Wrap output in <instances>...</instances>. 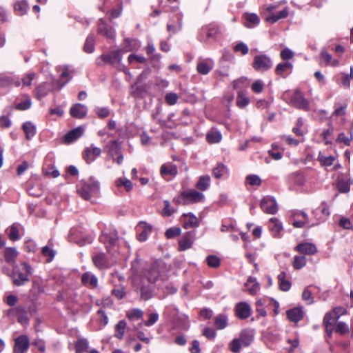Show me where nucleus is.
Wrapping results in <instances>:
<instances>
[{
  "mask_svg": "<svg viewBox=\"0 0 353 353\" xmlns=\"http://www.w3.org/2000/svg\"><path fill=\"white\" fill-rule=\"evenodd\" d=\"M33 273L32 268L26 262H21L20 266L14 265L9 274L12 284L15 286H22L29 282V276Z\"/></svg>",
  "mask_w": 353,
  "mask_h": 353,
  "instance_id": "obj_1",
  "label": "nucleus"
},
{
  "mask_svg": "<svg viewBox=\"0 0 353 353\" xmlns=\"http://www.w3.org/2000/svg\"><path fill=\"white\" fill-rule=\"evenodd\" d=\"M99 188V182L91 177L87 183L78 186L77 192L83 199L89 200L92 194L98 191Z\"/></svg>",
  "mask_w": 353,
  "mask_h": 353,
  "instance_id": "obj_2",
  "label": "nucleus"
},
{
  "mask_svg": "<svg viewBox=\"0 0 353 353\" xmlns=\"http://www.w3.org/2000/svg\"><path fill=\"white\" fill-rule=\"evenodd\" d=\"M252 67L258 72L268 70L272 67V62L265 54L256 55L254 57Z\"/></svg>",
  "mask_w": 353,
  "mask_h": 353,
  "instance_id": "obj_3",
  "label": "nucleus"
},
{
  "mask_svg": "<svg viewBox=\"0 0 353 353\" xmlns=\"http://www.w3.org/2000/svg\"><path fill=\"white\" fill-rule=\"evenodd\" d=\"M101 59L105 63H109L115 68H118L121 65L122 59L121 50H113L108 54H103L101 56Z\"/></svg>",
  "mask_w": 353,
  "mask_h": 353,
  "instance_id": "obj_4",
  "label": "nucleus"
},
{
  "mask_svg": "<svg viewBox=\"0 0 353 353\" xmlns=\"http://www.w3.org/2000/svg\"><path fill=\"white\" fill-rule=\"evenodd\" d=\"M261 208L268 214H274L277 212L278 206L275 199L270 196L263 198L260 204Z\"/></svg>",
  "mask_w": 353,
  "mask_h": 353,
  "instance_id": "obj_5",
  "label": "nucleus"
},
{
  "mask_svg": "<svg viewBox=\"0 0 353 353\" xmlns=\"http://www.w3.org/2000/svg\"><path fill=\"white\" fill-rule=\"evenodd\" d=\"M220 33V28L214 24H210L203 27L199 34V39L201 41L205 40V37L214 39Z\"/></svg>",
  "mask_w": 353,
  "mask_h": 353,
  "instance_id": "obj_6",
  "label": "nucleus"
},
{
  "mask_svg": "<svg viewBox=\"0 0 353 353\" xmlns=\"http://www.w3.org/2000/svg\"><path fill=\"white\" fill-rule=\"evenodd\" d=\"M181 197L183 200V205H188L192 203H197L201 201L203 198L204 195L194 190L190 191H183L181 194Z\"/></svg>",
  "mask_w": 353,
  "mask_h": 353,
  "instance_id": "obj_7",
  "label": "nucleus"
},
{
  "mask_svg": "<svg viewBox=\"0 0 353 353\" xmlns=\"http://www.w3.org/2000/svg\"><path fill=\"white\" fill-rule=\"evenodd\" d=\"M290 104L298 109L308 110L309 103L299 90H296L290 99Z\"/></svg>",
  "mask_w": 353,
  "mask_h": 353,
  "instance_id": "obj_8",
  "label": "nucleus"
},
{
  "mask_svg": "<svg viewBox=\"0 0 353 353\" xmlns=\"http://www.w3.org/2000/svg\"><path fill=\"white\" fill-rule=\"evenodd\" d=\"M30 346L29 338L26 335H20L14 340V353H25Z\"/></svg>",
  "mask_w": 353,
  "mask_h": 353,
  "instance_id": "obj_9",
  "label": "nucleus"
},
{
  "mask_svg": "<svg viewBox=\"0 0 353 353\" xmlns=\"http://www.w3.org/2000/svg\"><path fill=\"white\" fill-rule=\"evenodd\" d=\"M99 241L106 245L108 252H110L111 248L114 247L118 241V236L116 232L110 234L102 233L99 236Z\"/></svg>",
  "mask_w": 353,
  "mask_h": 353,
  "instance_id": "obj_10",
  "label": "nucleus"
},
{
  "mask_svg": "<svg viewBox=\"0 0 353 353\" xmlns=\"http://www.w3.org/2000/svg\"><path fill=\"white\" fill-rule=\"evenodd\" d=\"M194 232L190 231L186 232L179 241V249L180 251L186 250L192 247L194 242Z\"/></svg>",
  "mask_w": 353,
  "mask_h": 353,
  "instance_id": "obj_11",
  "label": "nucleus"
},
{
  "mask_svg": "<svg viewBox=\"0 0 353 353\" xmlns=\"http://www.w3.org/2000/svg\"><path fill=\"white\" fill-rule=\"evenodd\" d=\"M8 314H14L17 317V321L21 325H27L29 319L27 315L26 310L22 306H17L14 308L10 309Z\"/></svg>",
  "mask_w": 353,
  "mask_h": 353,
  "instance_id": "obj_12",
  "label": "nucleus"
},
{
  "mask_svg": "<svg viewBox=\"0 0 353 353\" xmlns=\"http://www.w3.org/2000/svg\"><path fill=\"white\" fill-rule=\"evenodd\" d=\"M236 316L240 319H246L250 316L251 307L245 302H241L235 307Z\"/></svg>",
  "mask_w": 353,
  "mask_h": 353,
  "instance_id": "obj_13",
  "label": "nucleus"
},
{
  "mask_svg": "<svg viewBox=\"0 0 353 353\" xmlns=\"http://www.w3.org/2000/svg\"><path fill=\"white\" fill-rule=\"evenodd\" d=\"M88 108L85 105L76 103L70 108V114L76 119H83L86 116Z\"/></svg>",
  "mask_w": 353,
  "mask_h": 353,
  "instance_id": "obj_14",
  "label": "nucleus"
},
{
  "mask_svg": "<svg viewBox=\"0 0 353 353\" xmlns=\"http://www.w3.org/2000/svg\"><path fill=\"white\" fill-rule=\"evenodd\" d=\"M92 262L99 269H106L110 267L108 259L103 252H99L94 255L92 256Z\"/></svg>",
  "mask_w": 353,
  "mask_h": 353,
  "instance_id": "obj_15",
  "label": "nucleus"
},
{
  "mask_svg": "<svg viewBox=\"0 0 353 353\" xmlns=\"http://www.w3.org/2000/svg\"><path fill=\"white\" fill-rule=\"evenodd\" d=\"M98 32L110 39H114L115 35L114 29L107 25L102 19H99L98 23Z\"/></svg>",
  "mask_w": 353,
  "mask_h": 353,
  "instance_id": "obj_16",
  "label": "nucleus"
},
{
  "mask_svg": "<svg viewBox=\"0 0 353 353\" xmlns=\"http://www.w3.org/2000/svg\"><path fill=\"white\" fill-rule=\"evenodd\" d=\"M101 150L99 148L95 147L93 145L90 148H85L83 152V159L88 163L92 162L96 157L101 154Z\"/></svg>",
  "mask_w": 353,
  "mask_h": 353,
  "instance_id": "obj_17",
  "label": "nucleus"
},
{
  "mask_svg": "<svg viewBox=\"0 0 353 353\" xmlns=\"http://www.w3.org/2000/svg\"><path fill=\"white\" fill-rule=\"evenodd\" d=\"M295 250L302 254L312 255L317 252L316 247L311 243H301L297 245Z\"/></svg>",
  "mask_w": 353,
  "mask_h": 353,
  "instance_id": "obj_18",
  "label": "nucleus"
},
{
  "mask_svg": "<svg viewBox=\"0 0 353 353\" xmlns=\"http://www.w3.org/2000/svg\"><path fill=\"white\" fill-rule=\"evenodd\" d=\"M288 320L293 323H298L303 318V311L301 307H294L286 312Z\"/></svg>",
  "mask_w": 353,
  "mask_h": 353,
  "instance_id": "obj_19",
  "label": "nucleus"
},
{
  "mask_svg": "<svg viewBox=\"0 0 353 353\" xmlns=\"http://www.w3.org/2000/svg\"><path fill=\"white\" fill-rule=\"evenodd\" d=\"M83 133V128L81 126L69 131L64 137V143L67 144L72 143L81 137Z\"/></svg>",
  "mask_w": 353,
  "mask_h": 353,
  "instance_id": "obj_20",
  "label": "nucleus"
},
{
  "mask_svg": "<svg viewBox=\"0 0 353 353\" xmlns=\"http://www.w3.org/2000/svg\"><path fill=\"white\" fill-rule=\"evenodd\" d=\"M183 223L185 229L190 228H197L199 225V221L197 217L192 213L183 214Z\"/></svg>",
  "mask_w": 353,
  "mask_h": 353,
  "instance_id": "obj_21",
  "label": "nucleus"
},
{
  "mask_svg": "<svg viewBox=\"0 0 353 353\" xmlns=\"http://www.w3.org/2000/svg\"><path fill=\"white\" fill-rule=\"evenodd\" d=\"M19 254V252L14 248H6L4 250V259L6 263L10 264L12 267L14 265H17L15 261Z\"/></svg>",
  "mask_w": 353,
  "mask_h": 353,
  "instance_id": "obj_22",
  "label": "nucleus"
},
{
  "mask_svg": "<svg viewBox=\"0 0 353 353\" xmlns=\"http://www.w3.org/2000/svg\"><path fill=\"white\" fill-rule=\"evenodd\" d=\"M254 332L251 330H243L240 332L239 340L241 344L245 347L249 346L254 340Z\"/></svg>",
  "mask_w": 353,
  "mask_h": 353,
  "instance_id": "obj_23",
  "label": "nucleus"
},
{
  "mask_svg": "<svg viewBox=\"0 0 353 353\" xmlns=\"http://www.w3.org/2000/svg\"><path fill=\"white\" fill-rule=\"evenodd\" d=\"M81 281L83 285L94 288L97 286L98 280L96 276L90 272H85L81 276Z\"/></svg>",
  "mask_w": 353,
  "mask_h": 353,
  "instance_id": "obj_24",
  "label": "nucleus"
},
{
  "mask_svg": "<svg viewBox=\"0 0 353 353\" xmlns=\"http://www.w3.org/2000/svg\"><path fill=\"white\" fill-rule=\"evenodd\" d=\"M213 65L212 60L200 61L196 66L197 72L201 74L205 75L212 70Z\"/></svg>",
  "mask_w": 353,
  "mask_h": 353,
  "instance_id": "obj_25",
  "label": "nucleus"
},
{
  "mask_svg": "<svg viewBox=\"0 0 353 353\" xmlns=\"http://www.w3.org/2000/svg\"><path fill=\"white\" fill-rule=\"evenodd\" d=\"M161 175L163 178L167 176H174L177 174V168L172 164H163L161 166L160 169Z\"/></svg>",
  "mask_w": 353,
  "mask_h": 353,
  "instance_id": "obj_26",
  "label": "nucleus"
},
{
  "mask_svg": "<svg viewBox=\"0 0 353 353\" xmlns=\"http://www.w3.org/2000/svg\"><path fill=\"white\" fill-rule=\"evenodd\" d=\"M352 183L350 179L347 177L340 178L336 183V188L341 193H347L350 190V185Z\"/></svg>",
  "mask_w": 353,
  "mask_h": 353,
  "instance_id": "obj_27",
  "label": "nucleus"
},
{
  "mask_svg": "<svg viewBox=\"0 0 353 353\" xmlns=\"http://www.w3.org/2000/svg\"><path fill=\"white\" fill-rule=\"evenodd\" d=\"M159 276V270L156 265H152L145 273L144 278L149 283H154Z\"/></svg>",
  "mask_w": 353,
  "mask_h": 353,
  "instance_id": "obj_28",
  "label": "nucleus"
},
{
  "mask_svg": "<svg viewBox=\"0 0 353 353\" xmlns=\"http://www.w3.org/2000/svg\"><path fill=\"white\" fill-rule=\"evenodd\" d=\"M259 283L256 281V279L254 277L250 276L245 283V288L246 290L251 295H254L257 290L259 289Z\"/></svg>",
  "mask_w": 353,
  "mask_h": 353,
  "instance_id": "obj_29",
  "label": "nucleus"
},
{
  "mask_svg": "<svg viewBox=\"0 0 353 353\" xmlns=\"http://www.w3.org/2000/svg\"><path fill=\"white\" fill-rule=\"evenodd\" d=\"M269 229L274 236L278 237L283 227L276 218H271L270 219Z\"/></svg>",
  "mask_w": 353,
  "mask_h": 353,
  "instance_id": "obj_30",
  "label": "nucleus"
},
{
  "mask_svg": "<svg viewBox=\"0 0 353 353\" xmlns=\"http://www.w3.org/2000/svg\"><path fill=\"white\" fill-rule=\"evenodd\" d=\"M288 14V9L285 8L282 11L279 12L278 14H270V15L267 16L265 17V21L271 23H276L279 19L286 18Z\"/></svg>",
  "mask_w": 353,
  "mask_h": 353,
  "instance_id": "obj_31",
  "label": "nucleus"
},
{
  "mask_svg": "<svg viewBox=\"0 0 353 353\" xmlns=\"http://www.w3.org/2000/svg\"><path fill=\"white\" fill-rule=\"evenodd\" d=\"M107 152L111 156L119 154L121 152V143L117 140L111 141L105 147Z\"/></svg>",
  "mask_w": 353,
  "mask_h": 353,
  "instance_id": "obj_32",
  "label": "nucleus"
},
{
  "mask_svg": "<svg viewBox=\"0 0 353 353\" xmlns=\"http://www.w3.org/2000/svg\"><path fill=\"white\" fill-rule=\"evenodd\" d=\"M245 26L247 28H252L254 26L258 25L260 22L258 15L254 13H245L244 14Z\"/></svg>",
  "mask_w": 353,
  "mask_h": 353,
  "instance_id": "obj_33",
  "label": "nucleus"
},
{
  "mask_svg": "<svg viewBox=\"0 0 353 353\" xmlns=\"http://www.w3.org/2000/svg\"><path fill=\"white\" fill-rule=\"evenodd\" d=\"M22 128L28 140L31 139L36 134V126L30 121L25 122L22 125Z\"/></svg>",
  "mask_w": 353,
  "mask_h": 353,
  "instance_id": "obj_34",
  "label": "nucleus"
},
{
  "mask_svg": "<svg viewBox=\"0 0 353 353\" xmlns=\"http://www.w3.org/2000/svg\"><path fill=\"white\" fill-rule=\"evenodd\" d=\"M140 297L144 301L149 300L152 296V290L149 285L141 284L139 288Z\"/></svg>",
  "mask_w": 353,
  "mask_h": 353,
  "instance_id": "obj_35",
  "label": "nucleus"
},
{
  "mask_svg": "<svg viewBox=\"0 0 353 353\" xmlns=\"http://www.w3.org/2000/svg\"><path fill=\"white\" fill-rule=\"evenodd\" d=\"M338 320V317L332 312L327 313L323 318V324L325 327V331L328 332L329 327H333L334 323Z\"/></svg>",
  "mask_w": 353,
  "mask_h": 353,
  "instance_id": "obj_36",
  "label": "nucleus"
},
{
  "mask_svg": "<svg viewBox=\"0 0 353 353\" xmlns=\"http://www.w3.org/2000/svg\"><path fill=\"white\" fill-rule=\"evenodd\" d=\"M15 12L19 15H23L26 14L29 8L28 3L26 1L22 0L20 1H17L14 3V6Z\"/></svg>",
  "mask_w": 353,
  "mask_h": 353,
  "instance_id": "obj_37",
  "label": "nucleus"
},
{
  "mask_svg": "<svg viewBox=\"0 0 353 353\" xmlns=\"http://www.w3.org/2000/svg\"><path fill=\"white\" fill-rule=\"evenodd\" d=\"M227 172H228L227 167L221 163H219L216 165V167H215L212 170L213 176L216 179H220L223 176H224Z\"/></svg>",
  "mask_w": 353,
  "mask_h": 353,
  "instance_id": "obj_38",
  "label": "nucleus"
},
{
  "mask_svg": "<svg viewBox=\"0 0 353 353\" xmlns=\"http://www.w3.org/2000/svg\"><path fill=\"white\" fill-rule=\"evenodd\" d=\"M210 177L208 175L200 176L196 187L202 191L205 190L210 185Z\"/></svg>",
  "mask_w": 353,
  "mask_h": 353,
  "instance_id": "obj_39",
  "label": "nucleus"
},
{
  "mask_svg": "<svg viewBox=\"0 0 353 353\" xmlns=\"http://www.w3.org/2000/svg\"><path fill=\"white\" fill-rule=\"evenodd\" d=\"M221 134L217 131H211L207 133L206 140L209 143H216L221 141Z\"/></svg>",
  "mask_w": 353,
  "mask_h": 353,
  "instance_id": "obj_40",
  "label": "nucleus"
},
{
  "mask_svg": "<svg viewBox=\"0 0 353 353\" xmlns=\"http://www.w3.org/2000/svg\"><path fill=\"white\" fill-rule=\"evenodd\" d=\"M321 59L325 61L326 64L332 66H336L339 64V61L336 59H332V55L329 54L326 50L323 49L321 52Z\"/></svg>",
  "mask_w": 353,
  "mask_h": 353,
  "instance_id": "obj_41",
  "label": "nucleus"
},
{
  "mask_svg": "<svg viewBox=\"0 0 353 353\" xmlns=\"http://www.w3.org/2000/svg\"><path fill=\"white\" fill-rule=\"evenodd\" d=\"M94 50V38L92 34H90L86 38L83 46V50L87 53H92Z\"/></svg>",
  "mask_w": 353,
  "mask_h": 353,
  "instance_id": "obj_42",
  "label": "nucleus"
},
{
  "mask_svg": "<svg viewBox=\"0 0 353 353\" xmlns=\"http://www.w3.org/2000/svg\"><path fill=\"white\" fill-rule=\"evenodd\" d=\"M125 326L126 323L124 320L119 321L115 326L116 333L114 334V336L119 339H121L125 333Z\"/></svg>",
  "mask_w": 353,
  "mask_h": 353,
  "instance_id": "obj_43",
  "label": "nucleus"
},
{
  "mask_svg": "<svg viewBox=\"0 0 353 353\" xmlns=\"http://www.w3.org/2000/svg\"><path fill=\"white\" fill-rule=\"evenodd\" d=\"M139 225L142 226L143 230L139 234L138 239L140 241H144L147 239L148 232L151 231L152 226L145 222H140Z\"/></svg>",
  "mask_w": 353,
  "mask_h": 353,
  "instance_id": "obj_44",
  "label": "nucleus"
},
{
  "mask_svg": "<svg viewBox=\"0 0 353 353\" xmlns=\"http://www.w3.org/2000/svg\"><path fill=\"white\" fill-rule=\"evenodd\" d=\"M227 317L223 314H219L214 319V325L217 329L222 330L227 326Z\"/></svg>",
  "mask_w": 353,
  "mask_h": 353,
  "instance_id": "obj_45",
  "label": "nucleus"
},
{
  "mask_svg": "<svg viewBox=\"0 0 353 353\" xmlns=\"http://www.w3.org/2000/svg\"><path fill=\"white\" fill-rule=\"evenodd\" d=\"M250 102L249 99L245 95L243 91H240L238 92L236 97V105L242 108L248 105Z\"/></svg>",
  "mask_w": 353,
  "mask_h": 353,
  "instance_id": "obj_46",
  "label": "nucleus"
},
{
  "mask_svg": "<svg viewBox=\"0 0 353 353\" xmlns=\"http://www.w3.org/2000/svg\"><path fill=\"white\" fill-rule=\"evenodd\" d=\"M19 225L17 223H14L10 226L8 232V236L10 240L17 241L20 239L19 234Z\"/></svg>",
  "mask_w": 353,
  "mask_h": 353,
  "instance_id": "obj_47",
  "label": "nucleus"
},
{
  "mask_svg": "<svg viewBox=\"0 0 353 353\" xmlns=\"http://www.w3.org/2000/svg\"><path fill=\"white\" fill-rule=\"evenodd\" d=\"M88 347V343L86 339H79L75 345L76 353H83L85 352Z\"/></svg>",
  "mask_w": 353,
  "mask_h": 353,
  "instance_id": "obj_48",
  "label": "nucleus"
},
{
  "mask_svg": "<svg viewBox=\"0 0 353 353\" xmlns=\"http://www.w3.org/2000/svg\"><path fill=\"white\" fill-rule=\"evenodd\" d=\"M306 264V258L304 256H296L294 259L292 265L294 269L299 270Z\"/></svg>",
  "mask_w": 353,
  "mask_h": 353,
  "instance_id": "obj_49",
  "label": "nucleus"
},
{
  "mask_svg": "<svg viewBox=\"0 0 353 353\" xmlns=\"http://www.w3.org/2000/svg\"><path fill=\"white\" fill-rule=\"evenodd\" d=\"M334 160L335 158L333 156L325 157L321 155V154H319L318 156V161L321 163V164L323 166L325 167L332 165L334 163Z\"/></svg>",
  "mask_w": 353,
  "mask_h": 353,
  "instance_id": "obj_50",
  "label": "nucleus"
},
{
  "mask_svg": "<svg viewBox=\"0 0 353 353\" xmlns=\"http://www.w3.org/2000/svg\"><path fill=\"white\" fill-rule=\"evenodd\" d=\"M292 68V65L290 62L280 63L276 65L275 72L276 74L282 76L284 72Z\"/></svg>",
  "mask_w": 353,
  "mask_h": 353,
  "instance_id": "obj_51",
  "label": "nucleus"
},
{
  "mask_svg": "<svg viewBox=\"0 0 353 353\" xmlns=\"http://www.w3.org/2000/svg\"><path fill=\"white\" fill-rule=\"evenodd\" d=\"M117 186H123L127 192H130L132 189V182L125 178H119L116 181Z\"/></svg>",
  "mask_w": 353,
  "mask_h": 353,
  "instance_id": "obj_52",
  "label": "nucleus"
},
{
  "mask_svg": "<svg viewBox=\"0 0 353 353\" xmlns=\"http://www.w3.org/2000/svg\"><path fill=\"white\" fill-rule=\"evenodd\" d=\"M164 203V208L162 210V215L164 216H170L172 214H173L176 210L170 207V203L169 201L165 200L163 201Z\"/></svg>",
  "mask_w": 353,
  "mask_h": 353,
  "instance_id": "obj_53",
  "label": "nucleus"
},
{
  "mask_svg": "<svg viewBox=\"0 0 353 353\" xmlns=\"http://www.w3.org/2000/svg\"><path fill=\"white\" fill-rule=\"evenodd\" d=\"M181 230L179 228H170L165 231V235L167 239H172L174 237L179 236L181 234Z\"/></svg>",
  "mask_w": 353,
  "mask_h": 353,
  "instance_id": "obj_54",
  "label": "nucleus"
},
{
  "mask_svg": "<svg viewBox=\"0 0 353 353\" xmlns=\"http://www.w3.org/2000/svg\"><path fill=\"white\" fill-rule=\"evenodd\" d=\"M208 265L211 268H217L220 265V259L214 255H210L206 259Z\"/></svg>",
  "mask_w": 353,
  "mask_h": 353,
  "instance_id": "obj_55",
  "label": "nucleus"
},
{
  "mask_svg": "<svg viewBox=\"0 0 353 353\" xmlns=\"http://www.w3.org/2000/svg\"><path fill=\"white\" fill-rule=\"evenodd\" d=\"M241 342L239 339H234L230 343V350L233 353H239L241 350Z\"/></svg>",
  "mask_w": 353,
  "mask_h": 353,
  "instance_id": "obj_56",
  "label": "nucleus"
},
{
  "mask_svg": "<svg viewBox=\"0 0 353 353\" xmlns=\"http://www.w3.org/2000/svg\"><path fill=\"white\" fill-rule=\"evenodd\" d=\"M350 138L345 136L344 133H340L338 135V137L336 139V141L339 143H343L346 145H350L351 141L353 139V134L352 132H350Z\"/></svg>",
  "mask_w": 353,
  "mask_h": 353,
  "instance_id": "obj_57",
  "label": "nucleus"
},
{
  "mask_svg": "<svg viewBox=\"0 0 353 353\" xmlns=\"http://www.w3.org/2000/svg\"><path fill=\"white\" fill-rule=\"evenodd\" d=\"M246 181L250 185H260L261 183V180L260 177L257 175H248L246 177Z\"/></svg>",
  "mask_w": 353,
  "mask_h": 353,
  "instance_id": "obj_58",
  "label": "nucleus"
},
{
  "mask_svg": "<svg viewBox=\"0 0 353 353\" xmlns=\"http://www.w3.org/2000/svg\"><path fill=\"white\" fill-rule=\"evenodd\" d=\"M302 298L304 301H307L308 304H312L314 303L312 292L309 290V287L305 288L303 290Z\"/></svg>",
  "mask_w": 353,
  "mask_h": 353,
  "instance_id": "obj_59",
  "label": "nucleus"
},
{
  "mask_svg": "<svg viewBox=\"0 0 353 353\" xmlns=\"http://www.w3.org/2000/svg\"><path fill=\"white\" fill-rule=\"evenodd\" d=\"M95 112L99 118L104 119L109 116L110 110L107 108L98 107L95 109Z\"/></svg>",
  "mask_w": 353,
  "mask_h": 353,
  "instance_id": "obj_60",
  "label": "nucleus"
},
{
  "mask_svg": "<svg viewBox=\"0 0 353 353\" xmlns=\"http://www.w3.org/2000/svg\"><path fill=\"white\" fill-rule=\"evenodd\" d=\"M128 62L132 63L133 61H137L140 63H143L145 62V58L142 55H137L134 54H131L129 55L128 58Z\"/></svg>",
  "mask_w": 353,
  "mask_h": 353,
  "instance_id": "obj_61",
  "label": "nucleus"
},
{
  "mask_svg": "<svg viewBox=\"0 0 353 353\" xmlns=\"http://www.w3.org/2000/svg\"><path fill=\"white\" fill-rule=\"evenodd\" d=\"M165 100L168 105H172L176 103L178 96L175 93H168L165 95Z\"/></svg>",
  "mask_w": 353,
  "mask_h": 353,
  "instance_id": "obj_62",
  "label": "nucleus"
},
{
  "mask_svg": "<svg viewBox=\"0 0 353 353\" xmlns=\"http://www.w3.org/2000/svg\"><path fill=\"white\" fill-rule=\"evenodd\" d=\"M31 106V101L30 99H26V100L17 103L16 105V109L19 110H26L30 108Z\"/></svg>",
  "mask_w": 353,
  "mask_h": 353,
  "instance_id": "obj_63",
  "label": "nucleus"
},
{
  "mask_svg": "<svg viewBox=\"0 0 353 353\" xmlns=\"http://www.w3.org/2000/svg\"><path fill=\"white\" fill-rule=\"evenodd\" d=\"M234 50L235 52H240L243 55H245L248 53L249 49L244 43H239L234 46Z\"/></svg>",
  "mask_w": 353,
  "mask_h": 353,
  "instance_id": "obj_64",
  "label": "nucleus"
}]
</instances>
